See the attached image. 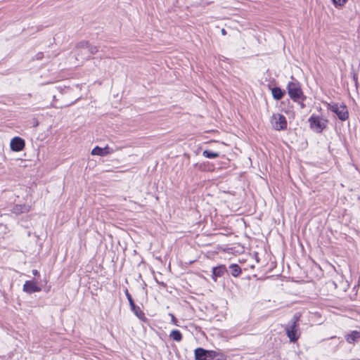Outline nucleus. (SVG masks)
Segmentation results:
<instances>
[{"instance_id": "f257e3e1", "label": "nucleus", "mask_w": 360, "mask_h": 360, "mask_svg": "<svg viewBox=\"0 0 360 360\" xmlns=\"http://www.w3.org/2000/svg\"><path fill=\"white\" fill-rule=\"evenodd\" d=\"M194 353L196 360H226V356L222 353L201 347L195 349Z\"/></svg>"}, {"instance_id": "f03ea898", "label": "nucleus", "mask_w": 360, "mask_h": 360, "mask_svg": "<svg viewBox=\"0 0 360 360\" xmlns=\"http://www.w3.org/2000/svg\"><path fill=\"white\" fill-rule=\"evenodd\" d=\"M287 89L290 98L295 102H299V100L304 101L306 98L297 82H288Z\"/></svg>"}, {"instance_id": "7ed1b4c3", "label": "nucleus", "mask_w": 360, "mask_h": 360, "mask_svg": "<svg viewBox=\"0 0 360 360\" xmlns=\"http://www.w3.org/2000/svg\"><path fill=\"white\" fill-rule=\"evenodd\" d=\"M88 47L89 41H80L76 45L75 58L77 60L83 62L91 58Z\"/></svg>"}, {"instance_id": "20e7f679", "label": "nucleus", "mask_w": 360, "mask_h": 360, "mask_svg": "<svg viewBox=\"0 0 360 360\" xmlns=\"http://www.w3.org/2000/svg\"><path fill=\"white\" fill-rule=\"evenodd\" d=\"M310 127L316 133H321L327 126L328 120L314 115H312L308 120Z\"/></svg>"}, {"instance_id": "39448f33", "label": "nucleus", "mask_w": 360, "mask_h": 360, "mask_svg": "<svg viewBox=\"0 0 360 360\" xmlns=\"http://www.w3.org/2000/svg\"><path fill=\"white\" fill-rule=\"evenodd\" d=\"M299 320V316L296 314L293 316L290 323L285 326V332L287 336L290 339V342L296 341L299 335L297 334V321Z\"/></svg>"}, {"instance_id": "423d86ee", "label": "nucleus", "mask_w": 360, "mask_h": 360, "mask_svg": "<svg viewBox=\"0 0 360 360\" xmlns=\"http://www.w3.org/2000/svg\"><path fill=\"white\" fill-rule=\"evenodd\" d=\"M328 109L335 113L341 121H345L349 118V112L345 105L328 104Z\"/></svg>"}, {"instance_id": "0eeeda50", "label": "nucleus", "mask_w": 360, "mask_h": 360, "mask_svg": "<svg viewBox=\"0 0 360 360\" xmlns=\"http://www.w3.org/2000/svg\"><path fill=\"white\" fill-rule=\"evenodd\" d=\"M271 123L275 130L281 131L287 129L288 123L286 118L281 114H274L271 118Z\"/></svg>"}, {"instance_id": "6e6552de", "label": "nucleus", "mask_w": 360, "mask_h": 360, "mask_svg": "<svg viewBox=\"0 0 360 360\" xmlns=\"http://www.w3.org/2000/svg\"><path fill=\"white\" fill-rule=\"evenodd\" d=\"M25 145V141L18 136L12 139L10 143L11 149L16 152L22 150L24 148Z\"/></svg>"}, {"instance_id": "1a4fd4ad", "label": "nucleus", "mask_w": 360, "mask_h": 360, "mask_svg": "<svg viewBox=\"0 0 360 360\" xmlns=\"http://www.w3.org/2000/svg\"><path fill=\"white\" fill-rule=\"evenodd\" d=\"M41 290V288L32 281H27L23 285V291L28 294L40 292Z\"/></svg>"}, {"instance_id": "9d476101", "label": "nucleus", "mask_w": 360, "mask_h": 360, "mask_svg": "<svg viewBox=\"0 0 360 360\" xmlns=\"http://www.w3.org/2000/svg\"><path fill=\"white\" fill-rule=\"evenodd\" d=\"M212 279L216 281L218 277L223 276L227 273V269L225 265H219L212 268Z\"/></svg>"}, {"instance_id": "9b49d317", "label": "nucleus", "mask_w": 360, "mask_h": 360, "mask_svg": "<svg viewBox=\"0 0 360 360\" xmlns=\"http://www.w3.org/2000/svg\"><path fill=\"white\" fill-rule=\"evenodd\" d=\"M30 211V206L27 205H15L12 208V212L15 214L16 215L26 213Z\"/></svg>"}, {"instance_id": "f8f14e48", "label": "nucleus", "mask_w": 360, "mask_h": 360, "mask_svg": "<svg viewBox=\"0 0 360 360\" xmlns=\"http://www.w3.org/2000/svg\"><path fill=\"white\" fill-rule=\"evenodd\" d=\"M345 339L347 342L349 344H354L355 342H357L360 339V332L354 330L351 333L347 334L345 336Z\"/></svg>"}, {"instance_id": "ddd939ff", "label": "nucleus", "mask_w": 360, "mask_h": 360, "mask_svg": "<svg viewBox=\"0 0 360 360\" xmlns=\"http://www.w3.org/2000/svg\"><path fill=\"white\" fill-rule=\"evenodd\" d=\"M131 310L134 312V314L141 320H144L146 319L145 314L141 309L139 306H136L135 303L130 304Z\"/></svg>"}, {"instance_id": "4468645a", "label": "nucleus", "mask_w": 360, "mask_h": 360, "mask_svg": "<svg viewBox=\"0 0 360 360\" xmlns=\"http://www.w3.org/2000/svg\"><path fill=\"white\" fill-rule=\"evenodd\" d=\"M108 147L106 146L105 148H100L98 146H96L91 150V155H99V156H105L108 154L110 152L108 151Z\"/></svg>"}, {"instance_id": "2eb2a0df", "label": "nucleus", "mask_w": 360, "mask_h": 360, "mask_svg": "<svg viewBox=\"0 0 360 360\" xmlns=\"http://www.w3.org/2000/svg\"><path fill=\"white\" fill-rule=\"evenodd\" d=\"M271 94H272V96L273 98L275 99V100H281L284 94H285V91H283L281 88L279 87H274L271 89Z\"/></svg>"}, {"instance_id": "dca6fc26", "label": "nucleus", "mask_w": 360, "mask_h": 360, "mask_svg": "<svg viewBox=\"0 0 360 360\" xmlns=\"http://www.w3.org/2000/svg\"><path fill=\"white\" fill-rule=\"evenodd\" d=\"M229 269L231 274L234 277L238 276L242 272L241 268L237 264H231L229 266Z\"/></svg>"}, {"instance_id": "f3484780", "label": "nucleus", "mask_w": 360, "mask_h": 360, "mask_svg": "<svg viewBox=\"0 0 360 360\" xmlns=\"http://www.w3.org/2000/svg\"><path fill=\"white\" fill-rule=\"evenodd\" d=\"M169 338L176 342H181L183 339L182 334L179 330H172L170 332Z\"/></svg>"}, {"instance_id": "a211bd4d", "label": "nucleus", "mask_w": 360, "mask_h": 360, "mask_svg": "<svg viewBox=\"0 0 360 360\" xmlns=\"http://www.w3.org/2000/svg\"><path fill=\"white\" fill-rule=\"evenodd\" d=\"M202 155L207 158L214 159L218 158L219 154L218 153L205 150L203 151Z\"/></svg>"}, {"instance_id": "6ab92c4d", "label": "nucleus", "mask_w": 360, "mask_h": 360, "mask_svg": "<svg viewBox=\"0 0 360 360\" xmlns=\"http://www.w3.org/2000/svg\"><path fill=\"white\" fill-rule=\"evenodd\" d=\"M88 49H89L88 51H89V55H90L91 57L92 55L98 52V49L97 46H93V45L90 44L89 43Z\"/></svg>"}, {"instance_id": "aec40b11", "label": "nucleus", "mask_w": 360, "mask_h": 360, "mask_svg": "<svg viewBox=\"0 0 360 360\" xmlns=\"http://www.w3.org/2000/svg\"><path fill=\"white\" fill-rule=\"evenodd\" d=\"M124 293H125V295L129 301V305L134 303V300L127 289L125 290Z\"/></svg>"}, {"instance_id": "412c9836", "label": "nucleus", "mask_w": 360, "mask_h": 360, "mask_svg": "<svg viewBox=\"0 0 360 360\" xmlns=\"http://www.w3.org/2000/svg\"><path fill=\"white\" fill-rule=\"evenodd\" d=\"M333 2L335 6H341L347 2V0H333Z\"/></svg>"}, {"instance_id": "4be33fe9", "label": "nucleus", "mask_w": 360, "mask_h": 360, "mask_svg": "<svg viewBox=\"0 0 360 360\" xmlns=\"http://www.w3.org/2000/svg\"><path fill=\"white\" fill-rule=\"evenodd\" d=\"M169 316H171V321L173 324H174L175 326H178V321L176 319V318L172 314H169Z\"/></svg>"}, {"instance_id": "5701e85b", "label": "nucleus", "mask_w": 360, "mask_h": 360, "mask_svg": "<svg viewBox=\"0 0 360 360\" xmlns=\"http://www.w3.org/2000/svg\"><path fill=\"white\" fill-rule=\"evenodd\" d=\"M36 56H37V59H41L42 58V56H43V53H39L37 54Z\"/></svg>"}, {"instance_id": "b1692460", "label": "nucleus", "mask_w": 360, "mask_h": 360, "mask_svg": "<svg viewBox=\"0 0 360 360\" xmlns=\"http://www.w3.org/2000/svg\"><path fill=\"white\" fill-rule=\"evenodd\" d=\"M32 274H33V275H34V276H38V275L39 274V272H38V271H37V269H33V270H32Z\"/></svg>"}, {"instance_id": "393cba45", "label": "nucleus", "mask_w": 360, "mask_h": 360, "mask_svg": "<svg viewBox=\"0 0 360 360\" xmlns=\"http://www.w3.org/2000/svg\"><path fill=\"white\" fill-rule=\"evenodd\" d=\"M301 101H302L301 102L299 101L298 103L300 104L301 108H304L305 107L304 104L303 103L304 101H302V100H301Z\"/></svg>"}, {"instance_id": "a878e982", "label": "nucleus", "mask_w": 360, "mask_h": 360, "mask_svg": "<svg viewBox=\"0 0 360 360\" xmlns=\"http://www.w3.org/2000/svg\"><path fill=\"white\" fill-rule=\"evenodd\" d=\"M221 34H222L223 35H225V34H226V30H225L224 29H222V30H221Z\"/></svg>"}]
</instances>
